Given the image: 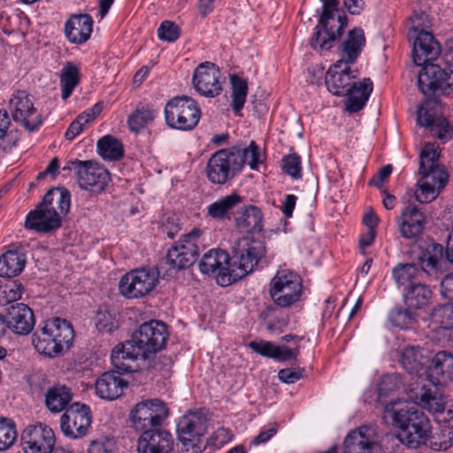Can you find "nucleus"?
<instances>
[{
	"label": "nucleus",
	"instance_id": "nucleus-55",
	"mask_svg": "<svg viewBox=\"0 0 453 453\" xmlns=\"http://www.w3.org/2000/svg\"><path fill=\"white\" fill-rule=\"evenodd\" d=\"M282 171L294 179H299L302 176L301 157L296 153H291L284 156L281 160Z\"/></svg>",
	"mask_w": 453,
	"mask_h": 453
},
{
	"label": "nucleus",
	"instance_id": "nucleus-64",
	"mask_svg": "<svg viewBox=\"0 0 453 453\" xmlns=\"http://www.w3.org/2000/svg\"><path fill=\"white\" fill-rule=\"evenodd\" d=\"M441 276V295L445 299H448L449 301H453V272Z\"/></svg>",
	"mask_w": 453,
	"mask_h": 453
},
{
	"label": "nucleus",
	"instance_id": "nucleus-32",
	"mask_svg": "<svg viewBox=\"0 0 453 453\" xmlns=\"http://www.w3.org/2000/svg\"><path fill=\"white\" fill-rule=\"evenodd\" d=\"M372 92V81L370 78H364L362 81L352 82L347 89L345 96L346 110L349 112H357L361 111L369 99Z\"/></svg>",
	"mask_w": 453,
	"mask_h": 453
},
{
	"label": "nucleus",
	"instance_id": "nucleus-5",
	"mask_svg": "<svg viewBox=\"0 0 453 453\" xmlns=\"http://www.w3.org/2000/svg\"><path fill=\"white\" fill-rule=\"evenodd\" d=\"M232 252L233 255L229 257L225 268L226 273H221L218 278V283L221 286L236 282L251 273L265 255V247L262 241L242 237L233 247Z\"/></svg>",
	"mask_w": 453,
	"mask_h": 453
},
{
	"label": "nucleus",
	"instance_id": "nucleus-7",
	"mask_svg": "<svg viewBox=\"0 0 453 453\" xmlns=\"http://www.w3.org/2000/svg\"><path fill=\"white\" fill-rule=\"evenodd\" d=\"M74 331L65 319L54 318L43 322L33 334V344L38 353L54 357L70 349Z\"/></svg>",
	"mask_w": 453,
	"mask_h": 453
},
{
	"label": "nucleus",
	"instance_id": "nucleus-40",
	"mask_svg": "<svg viewBox=\"0 0 453 453\" xmlns=\"http://www.w3.org/2000/svg\"><path fill=\"white\" fill-rule=\"evenodd\" d=\"M242 201V196L237 193H232L211 203L207 208L208 215L214 219H229V211Z\"/></svg>",
	"mask_w": 453,
	"mask_h": 453
},
{
	"label": "nucleus",
	"instance_id": "nucleus-52",
	"mask_svg": "<svg viewBox=\"0 0 453 453\" xmlns=\"http://www.w3.org/2000/svg\"><path fill=\"white\" fill-rule=\"evenodd\" d=\"M413 309L395 307L388 314L389 321L395 326L405 328L415 322Z\"/></svg>",
	"mask_w": 453,
	"mask_h": 453
},
{
	"label": "nucleus",
	"instance_id": "nucleus-44",
	"mask_svg": "<svg viewBox=\"0 0 453 453\" xmlns=\"http://www.w3.org/2000/svg\"><path fill=\"white\" fill-rule=\"evenodd\" d=\"M269 293L276 306L286 308L299 300L302 288H290L286 287L280 288L279 289L270 288Z\"/></svg>",
	"mask_w": 453,
	"mask_h": 453
},
{
	"label": "nucleus",
	"instance_id": "nucleus-39",
	"mask_svg": "<svg viewBox=\"0 0 453 453\" xmlns=\"http://www.w3.org/2000/svg\"><path fill=\"white\" fill-rule=\"evenodd\" d=\"M424 275H426V273L419 265L418 261L417 263L398 264L392 270V276L399 286L416 283V280L422 278Z\"/></svg>",
	"mask_w": 453,
	"mask_h": 453
},
{
	"label": "nucleus",
	"instance_id": "nucleus-11",
	"mask_svg": "<svg viewBox=\"0 0 453 453\" xmlns=\"http://www.w3.org/2000/svg\"><path fill=\"white\" fill-rule=\"evenodd\" d=\"M168 415L169 409L164 401L150 398L137 403L130 411L129 419L135 430L144 433L147 430L160 428Z\"/></svg>",
	"mask_w": 453,
	"mask_h": 453
},
{
	"label": "nucleus",
	"instance_id": "nucleus-41",
	"mask_svg": "<svg viewBox=\"0 0 453 453\" xmlns=\"http://www.w3.org/2000/svg\"><path fill=\"white\" fill-rule=\"evenodd\" d=\"M97 153L104 160L119 161L124 157L122 142L116 137L107 134L97 141Z\"/></svg>",
	"mask_w": 453,
	"mask_h": 453
},
{
	"label": "nucleus",
	"instance_id": "nucleus-1",
	"mask_svg": "<svg viewBox=\"0 0 453 453\" xmlns=\"http://www.w3.org/2000/svg\"><path fill=\"white\" fill-rule=\"evenodd\" d=\"M426 19L425 12H414L410 17L411 27L409 41L412 42V60L416 65L422 66L418 76V87L424 95L435 93L441 89L445 95L453 94V46L447 48L440 63L437 60L440 45L434 35L426 31L423 22Z\"/></svg>",
	"mask_w": 453,
	"mask_h": 453
},
{
	"label": "nucleus",
	"instance_id": "nucleus-62",
	"mask_svg": "<svg viewBox=\"0 0 453 453\" xmlns=\"http://www.w3.org/2000/svg\"><path fill=\"white\" fill-rule=\"evenodd\" d=\"M181 222L175 215L169 216L162 226V232L169 238L173 239L181 229Z\"/></svg>",
	"mask_w": 453,
	"mask_h": 453
},
{
	"label": "nucleus",
	"instance_id": "nucleus-60",
	"mask_svg": "<svg viewBox=\"0 0 453 453\" xmlns=\"http://www.w3.org/2000/svg\"><path fill=\"white\" fill-rule=\"evenodd\" d=\"M19 141V134L17 129L6 130L0 138V150L4 153H9L17 146Z\"/></svg>",
	"mask_w": 453,
	"mask_h": 453
},
{
	"label": "nucleus",
	"instance_id": "nucleus-45",
	"mask_svg": "<svg viewBox=\"0 0 453 453\" xmlns=\"http://www.w3.org/2000/svg\"><path fill=\"white\" fill-rule=\"evenodd\" d=\"M17 436L14 421L9 418L0 417V452L11 449Z\"/></svg>",
	"mask_w": 453,
	"mask_h": 453
},
{
	"label": "nucleus",
	"instance_id": "nucleus-4",
	"mask_svg": "<svg viewBox=\"0 0 453 453\" xmlns=\"http://www.w3.org/2000/svg\"><path fill=\"white\" fill-rule=\"evenodd\" d=\"M251 169H256L259 164L258 146L251 142L248 148L234 146L221 149L213 153L206 165V176L213 184L224 185L234 180L239 174L248 157Z\"/></svg>",
	"mask_w": 453,
	"mask_h": 453
},
{
	"label": "nucleus",
	"instance_id": "nucleus-51",
	"mask_svg": "<svg viewBox=\"0 0 453 453\" xmlns=\"http://www.w3.org/2000/svg\"><path fill=\"white\" fill-rule=\"evenodd\" d=\"M155 112L149 108H141L134 111L127 119V125L132 132L138 133L154 119Z\"/></svg>",
	"mask_w": 453,
	"mask_h": 453
},
{
	"label": "nucleus",
	"instance_id": "nucleus-58",
	"mask_svg": "<svg viewBox=\"0 0 453 453\" xmlns=\"http://www.w3.org/2000/svg\"><path fill=\"white\" fill-rule=\"evenodd\" d=\"M400 380L395 374L384 375L378 385V394L380 397L388 395L390 392L400 388Z\"/></svg>",
	"mask_w": 453,
	"mask_h": 453
},
{
	"label": "nucleus",
	"instance_id": "nucleus-17",
	"mask_svg": "<svg viewBox=\"0 0 453 453\" xmlns=\"http://www.w3.org/2000/svg\"><path fill=\"white\" fill-rule=\"evenodd\" d=\"M9 108L15 122H20L28 132H34L42 125V119L36 113L32 97L26 91L18 90L10 99Z\"/></svg>",
	"mask_w": 453,
	"mask_h": 453
},
{
	"label": "nucleus",
	"instance_id": "nucleus-49",
	"mask_svg": "<svg viewBox=\"0 0 453 453\" xmlns=\"http://www.w3.org/2000/svg\"><path fill=\"white\" fill-rule=\"evenodd\" d=\"M431 321L440 328L449 329L453 327V306L442 304L434 307L430 313Z\"/></svg>",
	"mask_w": 453,
	"mask_h": 453
},
{
	"label": "nucleus",
	"instance_id": "nucleus-9",
	"mask_svg": "<svg viewBox=\"0 0 453 453\" xmlns=\"http://www.w3.org/2000/svg\"><path fill=\"white\" fill-rule=\"evenodd\" d=\"M202 230L193 228L189 233L183 234L167 251V264L173 269L183 270L190 267L204 249L202 243Z\"/></svg>",
	"mask_w": 453,
	"mask_h": 453
},
{
	"label": "nucleus",
	"instance_id": "nucleus-61",
	"mask_svg": "<svg viewBox=\"0 0 453 453\" xmlns=\"http://www.w3.org/2000/svg\"><path fill=\"white\" fill-rule=\"evenodd\" d=\"M87 123H88V119H85V116H81V114L78 115L65 131V139L69 141L73 140L78 134H80L83 131L84 126Z\"/></svg>",
	"mask_w": 453,
	"mask_h": 453
},
{
	"label": "nucleus",
	"instance_id": "nucleus-29",
	"mask_svg": "<svg viewBox=\"0 0 453 453\" xmlns=\"http://www.w3.org/2000/svg\"><path fill=\"white\" fill-rule=\"evenodd\" d=\"M234 222L235 227L240 233L258 234L264 230V214L256 205L242 207Z\"/></svg>",
	"mask_w": 453,
	"mask_h": 453
},
{
	"label": "nucleus",
	"instance_id": "nucleus-6",
	"mask_svg": "<svg viewBox=\"0 0 453 453\" xmlns=\"http://www.w3.org/2000/svg\"><path fill=\"white\" fill-rule=\"evenodd\" d=\"M439 154L434 144L427 143L419 155L418 173L415 197L418 202L426 203L434 200L448 181L447 173L438 164Z\"/></svg>",
	"mask_w": 453,
	"mask_h": 453
},
{
	"label": "nucleus",
	"instance_id": "nucleus-21",
	"mask_svg": "<svg viewBox=\"0 0 453 453\" xmlns=\"http://www.w3.org/2000/svg\"><path fill=\"white\" fill-rule=\"evenodd\" d=\"M62 217L51 212L41 202L30 211L25 219L24 227L40 234H49L59 229Z\"/></svg>",
	"mask_w": 453,
	"mask_h": 453
},
{
	"label": "nucleus",
	"instance_id": "nucleus-63",
	"mask_svg": "<svg viewBox=\"0 0 453 453\" xmlns=\"http://www.w3.org/2000/svg\"><path fill=\"white\" fill-rule=\"evenodd\" d=\"M279 380L287 384H293L302 378V370L299 368H285L278 372Z\"/></svg>",
	"mask_w": 453,
	"mask_h": 453
},
{
	"label": "nucleus",
	"instance_id": "nucleus-34",
	"mask_svg": "<svg viewBox=\"0 0 453 453\" xmlns=\"http://www.w3.org/2000/svg\"><path fill=\"white\" fill-rule=\"evenodd\" d=\"M41 203L51 212L58 213L59 217L66 215L70 210L71 195L64 187L52 188L43 196Z\"/></svg>",
	"mask_w": 453,
	"mask_h": 453
},
{
	"label": "nucleus",
	"instance_id": "nucleus-20",
	"mask_svg": "<svg viewBox=\"0 0 453 453\" xmlns=\"http://www.w3.org/2000/svg\"><path fill=\"white\" fill-rule=\"evenodd\" d=\"M396 223L401 237L416 241L423 234L426 216L418 205L408 204L403 209Z\"/></svg>",
	"mask_w": 453,
	"mask_h": 453
},
{
	"label": "nucleus",
	"instance_id": "nucleus-47",
	"mask_svg": "<svg viewBox=\"0 0 453 453\" xmlns=\"http://www.w3.org/2000/svg\"><path fill=\"white\" fill-rule=\"evenodd\" d=\"M24 288L17 280H9L0 285V306H4L21 298Z\"/></svg>",
	"mask_w": 453,
	"mask_h": 453
},
{
	"label": "nucleus",
	"instance_id": "nucleus-18",
	"mask_svg": "<svg viewBox=\"0 0 453 453\" xmlns=\"http://www.w3.org/2000/svg\"><path fill=\"white\" fill-rule=\"evenodd\" d=\"M331 21L326 20L321 24L320 19H319L318 24L314 27L309 43L315 51L331 50L340 40L348 25V18L343 12L337 14L338 26L336 28L331 24Z\"/></svg>",
	"mask_w": 453,
	"mask_h": 453
},
{
	"label": "nucleus",
	"instance_id": "nucleus-28",
	"mask_svg": "<svg viewBox=\"0 0 453 453\" xmlns=\"http://www.w3.org/2000/svg\"><path fill=\"white\" fill-rule=\"evenodd\" d=\"M452 374L453 353L441 350L437 352L432 358L429 357L426 380L435 386L440 384V376L444 379H449Z\"/></svg>",
	"mask_w": 453,
	"mask_h": 453
},
{
	"label": "nucleus",
	"instance_id": "nucleus-26",
	"mask_svg": "<svg viewBox=\"0 0 453 453\" xmlns=\"http://www.w3.org/2000/svg\"><path fill=\"white\" fill-rule=\"evenodd\" d=\"M428 363L427 350L420 347L409 346L402 352L401 364L403 367L407 372L415 374L418 378L426 379Z\"/></svg>",
	"mask_w": 453,
	"mask_h": 453
},
{
	"label": "nucleus",
	"instance_id": "nucleus-50",
	"mask_svg": "<svg viewBox=\"0 0 453 453\" xmlns=\"http://www.w3.org/2000/svg\"><path fill=\"white\" fill-rule=\"evenodd\" d=\"M453 444V432L449 428L441 430L440 433H435L427 436V440L423 444L429 447L433 450H446Z\"/></svg>",
	"mask_w": 453,
	"mask_h": 453
},
{
	"label": "nucleus",
	"instance_id": "nucleus-31",
	"mask_svg": "<svg viewBox=\"0 0 453 453\" xmlns=\"http://www.w3.org/2000/svg\"><path fill=\"white\" fill-rule=\"evenodd\" d=\"M93 20L88 14L73 15L65 25V34L70 42L84 43L92 32Z\"/></svg>",
	"mask_w": 453,
	"mask_h": 453
},
{
	"label": "nucleus",
	"instance_id": "nucleus-27",
	"mask_svg": "<svg viewBox=\"0 0 453 453\" xmlns=\"http://www.w3.org/2000/svg\"><path fill=\"white\" fill-rule=\"evenodd\" d=\"M365 32L360 27L349 30L346 39L339 45L342 57L339 61L344 62V65L354 64L365 46Z\"/></svg>",
	"mask_w": 453,
	"mask_h": 453
},
{
	"label": "nucleus",
	"instance_id": "nucleus-37",
	"mask_svg": "<svg viewBox=\"0 0 453 453\" xmlns=\"http://www.w3.org/2000/svg\"><path fill=\"white\" fill-rule=\"evenodd\" d=\"M432 297V290L426 284L416 282L408 285L403 301L409 309L420 310L428 304Z\"/></svg>",
	"mask_w": 453,
	"mask_h": 453
},
{
	"label": "nucleus",
	"instance_id": "nucleus-38",
	"mask_svg": "<svg viewBox=\"0 0 453 453\" xmlns=\"http://www.w3.org/2000/svg\"><path fill=\"white\" fill-rule=\"evenodd\" d=\"M72 396L70 388L56 384L48 388L45 394V404L51 412H60L68 405Z\"/></svg>",
	"mask_w": 453,
	"mask_h": 453
},
{
	"label": "nucleus",
	"instance_id": "nucleus-33",
	"mask_svg": "<svg viewBox=\"0 0 453 453\" xmlns=\"http://www.w3.org/2000/svg\"><path fill=\"white\" fill-rule=\"evenodd\" d=\"M25 248L17 246L0 256V277L12 278L19 274L26 265Z\"/></svg>",
	"mask_w": 453,
	"mask_h": 453
},
{
	"label": "nucleus",
	"instance_id": "nucleus-3",
	"mask_svg": "<svg viewBox=\"0 0 453 453\" xmlns=\"http://www.w3.org/2000/svg\"><path fill=\"white\" fill-rule=\"evenodd\" d=\"M386 406L390 413L392 424L397 429L396 439L408 449H417L431 434V423L424 411L407 402H394Z\"/></svg>",
	"mask_w": 453,
	"mask_h": 453
},
{
	"label": "nucleus",
	"instance_id": "nucleus-12",
	"mask_svg": "<svg viewBox=\"0 0 453 453\" xmlns=\"http://www.w3.org/2000/svg\"><path fill=\"white\" fill-rule=\"evenodd\" d=\"M157 282L158 272L156 268L142 267L122 276L119 288L127 298H141L150 294Z\"/></svg>",
	"mask_w": 453,
	"mask_h": 453
},
{
	"label": "nucleus",
	"instance_id": "nucleus-13",
	"mask_svg": "<svg viewBox=\"0 0 453 453\" xmlns=\"http://www.w3.org/2000/svg\"><path fill=\"white\" fill-rule=\"evenodd\" d=\"M206 419L197 413L182 416L177 423L178 440L181 443L180 453H201V437L206 432Z\"/></svg>",
	"mask_w": 453,
	"mask_h": 453
},
{
	"label": "nucleus",
	"instance_id": "nucleus-43",
	"mask_svg": "<svg viewBox=\"0 0 453 453\" xmlns=\"http://www.w3.org/2000/svg\"><path fill=\"white\" fill-rule=\"evenodd\" d=\"M230 82L232 87V109L234 113H238L243 108L248 94V83L246 80L236 74L230 75Z\"/></svg>",
	"mask_w": 453,
	"mask_h": 453
},
{
	"label": "nucleus",
	"instance_id": "nucleus-15",
	"mask_svg": "<svg viewBox=\"0 0 453 453\" xmlns=\"http://www.w3.org/2000/svg\"><path fill=\"white\" fill-rule=\"evenodd\" d=\"M92 415L88 405L79 402L72 403L60 418V428L65 436L81 439L87 435Z\"/></svg>",
	"mask_w": 453,
	"mask_h": 453
},
{
	"label": "nucleus",
	"instance_id": "nucleus-46",
	"mask_svg": "<svg viewBox=\"0 0 453 453\" xmlns=\"http://www.w3.org/2000/svg\"><path fill=\"white\" fill-rule=\"evenodd\" d=\"M416 400L418 404L431 412H442L444 411V403L437 394L423 386L420 392L416 394Z\"/></svg>",
	"mask_w": 453,
	"mask_h": 453
},
{
	"label": "nucleus",
	"instance_id": "nucleus-42",
	"mask_svg": "<svg viewBox=\"0 0 453 453\" xmlns=\"http://www.w3.org/2000/svg\"><path fill=\"white\" fill-rule=\"evenodd\" d=\"M81 79L80 70L73 62H67L61 70L60 84L62 98L66 100L79 84Z\"/></svg>",
	"mask_w": 453,
	"mask_h": 453
},
{
	"label": "nucleus",
	"instance_id": "nucleus-53",
	"mask_svg": "<svg viewBox=\"0 0 453 453\" xmlns=\"http://www.w3.org/2000/svg\"><path fill=\"white\" fill-rule=\"evenodd\" d=\"M249 347L263 357L280 362L281 346H276L271 342L260 340L250 342Z\"/></svg>",
	"mask_w": 453,
	"mask_h": 453
},
{
	"label": "nucleus",
	"instance_id": "nucleus-30",
	"mask_svg": "<svg viewBox=\"0 0 453 453\" xmlns=\"http://www.w3.org/2000/svg\"><path fill=\"white\" fill-rule=\"evenodd\" d=\"M443 250V246L435 242L431 243L426 249L421 250L418 260L428 278L436 280L443 274L441 269Z\"/></svg>",
	"mask_w": 453,
	"mask_h": 453
},
{
	"label": "nucleus",
	"instance_id": "nucleus-24",
	"mask_svg": "<svg viewBox=\"0 0 453 453\" xmlns=\"http://www.w3.org/2000/svg\"><path fill=\"white\" fill-rule=\"evenodd\" d=\"M113 369L104 372L96 381V395L104 400H115L122 395L123 388L127 383L120 377L121 374L131 372H120L113 365Z\"/></svg>",
	"mask_w": 453,
	"mask_h": 453
},
{
	"label": "nucleus",
	"instance_id": "nucleus-2",
	"mask_svg": "<svg viewBox=\"0 0 453 453\" xmlns=\"http://www.w3.org/2000/svg\"><path fill=\"white\" fill-rule=\"evenodd\" d=\"M168 337L166 325L156 319L143 322L133 332L131 339L117 344L111 350V361L120 372H136L131 364L137 359L147 362L149 371H160L172 364L166 356L156 357L165 348Z\"/></svg>",
	"mask_w": 453,
	"mask_h": 453
},
{
	"label": "nucleus",
	"instance_id": "nucleus-23",
	"mask_svg": "<svg viewBox=\"0 0 453 453\" xmlns=\"http://www.w3.org/2000/svg\"><path fill=\"white\" fill-rule=\"evenodd\" d=\"M376 442V428L372 426H361L346 435L342 444L343 453H371Z\"/></svg>",
	"mask_w": 453,
	"mask_h": 453
},
{
	"label": "nucleus",
	"instance_id": "nucleus-10",
	"mask_svg": "<svg viewBox=\"0 0 453 453\" xmlns=\"http://www.w3.org/2000/svg\"><path fill=\"white\" fill-rule=\"evenodd\" d=\"M439 91L443 95L441 89L435 93L425 95L427 99L417 111V124L429 129L433 135L444 143L453 137V127L438 113L437 108L440 107L441 101L434 96Z\"/></svg>",
	"mask_w": 453,
	"mask_h": 453
},
{
	"label": "nucleus",
	"instance_id": "nucleus-35",
	"mask_svg": "<svg viewBox=\"0 0 453 453\" xmlns=\"http://www.w3.org/2000/svg\"><path fill=\"white\" fill-rule=\"evenodd\" d=\"M229 255L222 250H210L204 253L199 261L198 267L202 273L210 274L218 271L217 279L221 273L226 274Z\"/></svg>",
	"mask_w": 453,
	"mask_h": 453
},
{
	"label": "nucleus",
	"instance_id": "nucleus-54",
	"mask_svg": "<svg viewBox=\"0 0 453 453\" xmlns=\"http://www.w3.org/2000/svg\"><path fill=\"white\" fill-rule=\"evenodd\" d=\"M96 327L99 332L111 334L119 327L115 314L108 310H99L96 315Z\"/></svg>",
	"mask_w": 453,
	"mask_h": 453
},
{
	"label": "nucleus",
	"instance_id": "nucleus-57",
	"mask_svg": "<svg viewBox=\"0 0 453 453\" xmlns=\"http://www.w3.org/2000/svg\"><path fill=\"white\" fill-rule=\"evenodd\" d=\"M180 35V27L174 22L170 20L163 21L157 29L158 38L168 42H175Z\"/></svg>",
	"mask_w": 453,
	"mask_h": 453
},
{
	"label": "nucleus",
	"instance_id": "nucleus-59",
	"mask_svg": "<svg viewBox=\"0 0 453 453\" xmlns=\"http://www.w3.org/2000/svg\"><path fill=\"white\" fill-rule=\"evenodd\" d=\"M322 3V11L319 16L320 23L326 20H334L335 14L339 12V0H320Z\"/></svg>",
	"mask_w": 453,
	"mask_h": 453
},
{
	"label": "nucleus",
	"instance_id": "nucleus-19",
	"mask_svg": "<svg viewBox=\"0 0 453 453\" xmlns=\"http://www.w3.org/2000/svg\"><path fill=\"white\" fill-rule=\"evenodd\" d=\"M219 77V69L211 62H204L196 68L192 83L201 96L215 97L222 91Z\"/></svg>",
	"mask_w": 453,
	"mask_h": 453
},
{
	"label": "nucleus",
	"instance_id": "nucleus-8",
	"mask_svg": "<svg viewBox=\"0 0 453 453\" xmlns=\"http://www.w3.org/2000/svg\"><path fill=\"white\" fill-rule=\"evenodd\" d=\"M166 125L182 131L193 130L198 124L201 113L196 102L187 96L170 99L165 106Z\"/></svg>",
	"mask_w": 453,
	"mask_h": 453
},
{
	"label": "nucleus",
	"instance_id": "nucleus-16",
	"mask_svg": "<svg viewBox=\"0 0 453 453\" xmlns=\"http://www.w3.org/2000/svg\"><path fill=\"white\" fill-rule=\"evenodd\" d=\"M55 442L52 429L40 422L27 426L20 435V444L25 453H50Z\"/></svg>",
	"mask_w": 453,
	"mask_h": 453
},
{
	"label": "nucleus",
	"instance_id": "nucleus-56",
	"mask_svg": "<svg viewBox=\"0 0 453 453\" xmlns=\"http://www.w3.org/2000/svg\"><path fill=\"white\" fill-rule=\"evenodd\" d=\"M117 449L114 438L100 436L89 443L88 453H115Z\"/></svg>",
	"mask_w": 453,
	"mask_h": 453
},
{
	"label": "nucleus",
	"instance_id": "nucleus-14",
	"mask_svg": "<svg viewBox=\"0 0 453 453\" xmlns=\"http://www.w3.org/2000/svg\"><path fill=\"white\" fill-rule=\"evenodd\" d=\"M73 165L77 181L81 188L95 193L104 191L111 177L106 168L92 160L74 159L70 162Z\"/></svg>",
	"mask_w": 453,
	"mask_h": 453
},
{
	"label": "nucleus",
	"instance_id": "nucleus-36",
	"mask_svg": "<svg viewBox=\"0 0 453 453\" xmlns=\"http://www.w3.org/2000/svg\"><path fill=\"white\" fill-rule=\"evenodd\" d=\"M342 65L344 62L337 60L328 68L325 75L327 90L336 96H345L347 89L351 84L349 76L338 73V69H341Z\"/></svg>",
	"mask_w": 453,
	"mask_h": 453
},
{
	"label": "nucleus",
	"instance_id": "nucleus-22",
	"mask_svg": "<svg viewBox=\"0 0 453 453\" xmlns=\"http://www.w3.org/2000/svg\"><path fill=\"white\" fill-rule=\"evenodd\" d=\"M137 449L139 453H173L174 441L168 431L154 428L142 433Z\"/></svg>",
	"mask_w": 453,
	"mask_h": 453
},
{
	"label": "nucleus",
	"instance_id": "nucleus-25",
	"mask_svg": "<svg viewBox=\"0 0 453 453\" xmlns=\"http://www.w3.org/2000/svg\"><path fill=\"white\" fill-rule=\"evenodd\" d=\"M8 328L19 335H27L35 326V315L25 303H17L8 308Z\"/></svg>",
	"mask_w": 453,
	"mask_h": 453
},
{
	"label": "nucleus",
	"instance_id": "nucleus-48",
	"mask_svg": "<svg viewBox=\"0 0 453 453\" xmlns=\"http://www.w3.org/2000/svg\"><path fill=\"white\" fill-rule=\"evenodd\" d=\"M303 288L302 280L299 275L292 271L283 269L279 270L270 282V288L279 289L280 288Z\"/></svg>",
	"mask_w": 453,
	"mask_h": 453
}]
</instances>
